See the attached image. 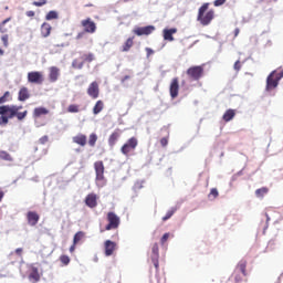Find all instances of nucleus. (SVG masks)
<instances>
[{"instance_id": "nucleus-36", "label": "nucleus", "mask_w": 283, "mask_h": 283, "mask_svg": "<svg viewBox=\"0 0 283 283\" xmlns=\"http://www.w3.org/2000/svg\"><path fill=\"white\" fill-rule=\"evenodd\" d=\"M269 190L266 188L256 189L255 196H256V198H260V197L264 196V193H266Z\"/></svg>"}, {"instance_id": "nucleus-13", "label": "nucleus", "mask_w": 283, "mask_h": 283, "mask_svg": "<svg viewBox=\"0 0 283 283\" xmlns=\"http://www.w3.org/2000/svg\"><path fill=\"white\" fill-rule=\"evenodd\" d=\"M59 76H61V70L56 66H51L49 69V81L51 83H56V81H59Z\"/></svg>"}, {"instance_id": "nucleus-17", "label": "nucleus", "mask_w": 283, "mask_h": 283, "mask_svg": "<svg viewBox=\"0 0 283 283\" xmlns=\"http://www.w3.org/2000/svg\"><path fill=\"white\" fill-rule=\"evenodd\" d=\"M30 282L36 283L41 280V275L39 274V269L36 266L31 268V272L29 274Z\"/></svg>"}, {"instance_id": "nucleus-3", "label": "nucleus", "mask_w": 283, "mask_h": 283, "mask_svg": "<svg viewBox=\"0 0 283 283\" xmlns=\"http://www.w3.org/2000/svg\"><path fill=\"white\" fill-rule=\"evenodd\" d=\"M94 169H95V174H96V186L102 189V187L105 186V181H103L105 179V166L103 165V161H96L94 164Z\"/></svg>"}, {"instance_id": "nucleus-37", "label": "nucleus", "mask_w": 283, "mask_h": 283, "mask_svg": "<svg viewBox=\"0 0 283 283\" xmlns=\"http://www.w3.org/2000/svg\"><path fill=\"white\" fill-rule=\"evenodd\" d=\"M60 261L62 262V264H64L65 266H67V264H70V256L67 255H62L60 258Z\"/></svg>"}, {"instance_id": "nucleus-16", "label": "nucleus", "mask_w": 283, "mask_h": 283, "mask_svg": "<svg viewBox=\"0 0 283 283\" xmlns=\"http://www.w3.org/2000/svg\"><path fill=\"white\" fill-rule=\"evenodd\" d=\"M178 32V29L171 28V29H164L163 34H164V40L165 41H174V34Z\"/></svg>"}, {"instance_id": "nucleus-63", "label": "nucleus", "mask_w": 283, "mask_h": 283, "mask_svg": "<svg viewBox=\"0 0 283 283\" xmlns=\"http://www.w3.org/2000/svg\"><path fill=\"white\" fill-rule=\"evenodd\" d=\"M94 262H98V256H95Z\"/></svg>"}, {"instance_id": "nucleus-64", "label": "nucleus", "mask_w": 283, "mask_h": 283, "mask_svg": "<svg viewBox=\"0 0 283 283\" xmlns=\"http://www.w3.org/2000/svg\"><path fill=\"white\" fill-rule=\"evenodd\" d=\"M2 25H0V30H1Z\"/></svg>"}, {"instance_id": "nucleus-46", "label": "nucleus", "mask_w": 283, "mask_h": 283, "mask_svg": "<svg viewBox=\"0 0 283 283\" xmlns=\"http://www.w3.org/2000/svg\"><path fill=\"white\" fill-rule=\"evenodd\" d=\"M151 262H153V264H154L155 269H158V266H159L158 258H156V259H151Z\"/></svg>"}, {"instance_id": "nucleus-54", "label": "nucleus", "mask_w": 283, "mask_h": 283, "mask_svg": "<svg viewBox=\"0 0 283 283\" xmlns=\"http://www.w3.org/2000/svg\"><path fill=\"white\" fill-rule=\"evenodd\" d=\"M84 34H85L84 32L78 33V34L76 35V39H77V40L83 39V35H84Z\"/></svg>"}, {"instance_id": "nucleus-32", "label": "nucleus", "mask_w": 283, "mask_h": 283, "mask_svg": "<svg viewBox=\"0 0 283 283\" xmlns=\"http://www.w3.org/2000/svg\"><path fill=\"white\" fill-rule=\"evenodd\" d=\"M160 258L158 253V243H155L151 248V259Z\"/></svg>"}, {"instance_id": "nucleus-41", "label": "nucleus", "mask_w": 283, "mask_h": 283, "mask_svg": "<svg viewBox=\"0 0 283 283\" xmlns=\"http://www.w3.org/2000/svg\"><path fill=\"white\" fill-rule=\"evenodd\" d=\"M160 145H161V147H167V145H169V139H167V137L161 138Z\"/></svg>"}, {"instance_id": "nucleus-27", "label": "nucleus", "mask_w": 283, "mask_h": 283, "mask_svg": "<svg viewBox=\"0 0 283 283\" xmlns=\"http://www.w3.org/2000/svg\"><path fill=\"white\" fill-rule=\"evenodd\" d=\"M84 235H85V233L83 231H78L77 233H75L74 238H73V244H78V242H81V240H83Z\"/></svg>"}, {"instance_id": "nucleus-23", "label": "nucleus", "mask_w": 283, "mask_h": 283, "mask_svg": "<svg viewBox=\"0 0 283 283\" xmlns=\"http://www.w3.org/2000/svg\"><path fill=\"white\" fill-rule=\"evenodd\" d=\"M234 116H235V112L233 109H228L223 114V120H226V123H229V120H233Z\"/></svg>"}, {"instance_id": "nucleus-49", "label": "nucleus", "mask_w": 283, "mask_h": 283, "mask_svg": "<svg viewBox=\"0 0 283 283\" xmlns=\"http://www.w3.org/2000/svg\"><path fill=\"white\" fill-rule=\"evenodd\" d=\"M3 103H8V99L3 97V95L0 97V105H3Z\"/></svg>"}, {"instance_id": "nucleus-33", "label": "nucleus", "mask_w": 283, "mask_h": 283, "mask_svg": "<svg viewBox=\"0 0 283 283\" xmlns=\"http://www.w3.org/2000/svg\"><path fill=\"white\" fill-rule=\"evenodd\" d=\"M67 112L70 114H78V105L76 104H71L69 107H67Z\"/></svg>"}, {"instance_id": "nucleus-42", "label": "nucleus", "mask_w": 283, "mask_h": 283, "mask_svg": "<svg viewBox=\"0 0 283 283\" xmlns=\"http://www.w3.org/2000/svg\"><path fill=\"white\" fill-rule=\"evenodd\" d=\"M48 140H49V137L45 135L39 139V143H40V145H45V143H48Z\"/></svg>"}, {"instance_id": "nucleus-56", "label": "nucleus", "mask_w": 283, "mask_h": 283, "mask_svg": "<svg viewBox=\"0 0 283 283\" xmlns=\"http://www.w3.org/2000/svg\"><path fill=\"white\" fill-rule=\"evenodd\" d=\"M22 251H23V249L18 248V249L15 250V253L19 255Z\"/></svg>"}, {"instance_id": "nucleus-11", "label": "nucleus", "mask_w": 283, "mask_h": 283, "mask_svg": "<svg viewBox=\"0 0 283 283\" xmlns=\"http://www.w3.org/2000/svg\"><path fill=\"white\" fill-rule=\"evenodd\" d=\"M104 249H105L106 258L114 255V251H116V242H114L112 240H106L104 242Z\"/></svg>"}, {"instance_id": "nucleus-25", "label": "nucleus", "mask_w": 283, "mask_h": 283, "mask_svg": "<svg viewBox=\"0 0 283 283\" xmlns=\"http://www.w3.org/2000/svg\"><path fill=\"white\" fill-rule=\"evenodd\" d=\"M132 45H134V38H128L123 46V52H129Z\"/></svg>"}, {"instance_id": "nucleus-12", "label": "nucleus", "mask_w": 283, "mask_h": 283, "mask_svg": "<svg viewBox=\"0 0 283 283\" xmlns=\"http://www.w3.org/2000/svg\"><path fill=\"white\" fill-rule=\"evenodd\" d=\"M179 90H180V84L178 83V77H175L172 78L170 83V88H169L171 98L178 97Z\"/></svg>"}, {"instance_id": "nucleus-57", "label": "nucleus", "mask_w": 283, "mask_h": 283, "mask_svg": "<svg viewBox=\"0 0 283 283\" xmlns=\"http://www.w3.org/2000/svg\"><path fill=\"white\" fill-rule=\"evenodd\" d=\"M129 75H125L124 78L122 80V83H125V81H128Z\"/></svg>"}, {"instance_id": "nucleus-60", "label": "nucleus", "mask_w": 283, "mask_h": 283, "mask_svg": "<svg viewBox=\"0 0 283 283\" xmlns=\"http://www.w3.org/2000/svg\"><path fill=\"white\" fill-rule=\"evenodd\" d=\"M3 196H4L3 191H0V202L1 200H3Z\"/></svg>"}, {"instance_id": "nucleus-58", "label": "nucleus", "mask_w": 283, "mask_h": 283, "mask_svg": "<svg viewBox=\"0 0 283 283\" xmlns=\"http://www.w3.org/2000/svg\"><path fill=\"white\" fill-rule=\"evenodd\" d=\"M238 34H240V29L234 30V36H238Z\"/></svg>"}, {"instance_id": "nucleus-20", "label": "nucleus", "mask_w": 283, "mask_h": 283, "mask_svg": "<svg viewBox=\"0 0 283 283\" xmlns=\"http://www.w3.org/2000/svg\"><path fill=\"white\" fill-rule=\"evenodd\" d=\"M28 98H30V92L28 91V87H22L19 91L18 101L24 102L28 101Z\"/></svg>"}, {"instance_id": "nucleus-55", "label": "nucleus", "mask_w": 283, "mask_h": 283, "mask_svg": "<svg viewBox=\"0 0 283 283\" xmlns=\"http://www.w3.org/2000/svg\"><path fill=\"white\" fill-rule=\"evenodd\" d=\"M83 65H84V63H83V62L77 63V70H83Z\"/></svg>"}, {"instance_id": "nucleus-18", "label": "nucleus", "mask_w": 283, "mask_h": 283, "mask_svg": "<svg viewBox=\"0 0 283 283\" xmlns=\"http://www.w3.org/2000/svg\"><path fill=\"white\" fill-rule=\"evenodd\" d=\"M27 218L31 227H36L39 222V214L36 212L29 211Z\"/></svg>"}, {"instance_id": "nucleus-43", "label": "nucleus", "mask_w": 283, "mask_h": 283, "mask_svg": "<svg viewBox=\"0 0 283 283\" xmlns=\"http://www.w3.org/2000/svg\"><path fill=\"white\" fill-rule=\"evenodd\" d=\"M85 61L92 63V61H94V54L90 53L88 55H86Z\"/></svg>"}, {"instance_id": "nucleus-53", "label": "nucleus", "mask_w": 283, "mask_h": 283, "mask_svg": "<svg viewBox=\"0 0 283 283\" xmlns=\"http://www.w3.org/2000/svg\"><path fill=\"white\" fill-rule=\"evenodd\" d=\"M9 21H10V18H7L6 20H3V21L1 22V25H2V27L6 25V23H9Z\"/></svg>"}, {"instance_id": "nucleus-51", "label": "nucleus", "mask_w": 283, "mask_h": 283, "mask_svg": "<svg viewBox=\"0 0 283 283\" xmlns=\"http://www.w3.org/2000/svg\"><path fill=\"white\" fill-rule=\"evenodd\" d=\"M10 96V92H6L3 95H2V97H4L6 98V101H8V97Z\"/></svg>"}, {"instance_id": "nucleus-59", "label": "nucleus", "mask_w": 283, "mask_h": 283, "mask_svg": "<svg viewBox=\"0 0 283 283\" xmlns=\"http://www.w3.org/2000/svg\"><path fill=\"white\" fill-rule=\"evenodd\" d=\"M76 249L75 244L73 243V245L70 248L71 253Z\"/></svg>"}, {"instance_id": "nucleus-22", "label": "nucleus", "mask_w": 283, "mask_h": 283, "mask_svg": "<svg viewBox=\"0 0 283 283\" xmlns=\"http://www.w3.org/2000/svg\"><path fill=\"white\" fill-rule=\"evenodd\" d=\"M14 117H10V113L8 114H0V126L3 127L10 123V119Z\"/></svg>"}, {"instance_id": "nucleus-30", "label": "nucleus", "mask_w": 283, "mask_h": 283, "mask_svg": "<svg viewBox=\"0 0 283 283\" xmlns=\"http://www.w3.org/2000/svg\"><path fill=\"white\" fill-rule=\"evenodd\" d=\"M46 21H52L54 19H59V12L56 11H50L46 15H45Z\"/></svg>"}, {"instance_id": "nucleus-4", "label": "nucleus", "mask_w": 283, "mask_h": 283, "mask_svg": "<svg viewBox=\"0 0 283 283\" xmlns=\"http://www.w3.org/2000/svg\"><path fill=\"white\" fill-rule=\"evenodd\" d=\"M21 109H23V106L2 105L0 106V114H9V118H14L17 112H21Z\"/></svg>"}, {"instance_id": "nucleus-62", "label": "nucleus", "mask_w": 283, "mask_h": 283, "mask_svg": "<svg viewBox=\"0 0 283 283\" xmlns=\"http://www.w3.org/2000/svg\"><path fill=\"white\" fill-rule=\"evenodd\" d=\"M3 54H4L3 49H0V56H3Z\"/></svg>"}, {"instance_id": "nucleus-6", "label": "nucleus", "mask_w": 283, "mask_h": 283, "mask_svg": "<svg viewBox=\"0 0 283 283\" xmlns=\"http://www.w3.org/2000/svg\"><path fill=\"white\" fill-rule=\"evenodd\" d=\"M136 147H138V139H136V137H132L126 144L123 145L120 151L124 154V156H127V154H129V151L134 150Z\"/></svg>"}, {"instance_id": "nucleus-44", "label": "nucleus", "mask_w": 283, "mask_h": 283, "mask_svg": "<svg viewBox=\"0 0 283 283\" xmlns=\"http://www.w3.org/2000/svg\"><path fill=\"white\" fill-rule=\"evenodd\" d=\"M210 196H213V198H218V189L212 188L210 191Z\"/></svg>"}, {"instance_id": "nucleus-40", "label": "nucleus", "mask_w": 283, "mask_h": 283, "mask_svg": "<svg viewBox=\"0 0 283 283\" xmlns=\"http://www.w3.org/2000/svg\"><path fill=\"white\" fill-rule=\"evenodd\" d=\"M169 240V232L164 233V235L160 239L161 244H165L166 241Z\"/></svg>"}, {"instance_id": "nucleus-24", "label": "nucleus", "mask_w": 283, "mask_h": 283, "mask_svg": "<svg viewBox=\"0 0 283 283\" xmlns=\"http://www.w3.org/2000/svg\"><path fill=\"white\" fill-rule=\"evenodd\" d=\"M103 112V101H97L95 106L93 107V114L97 115Z\"/></svg>"}, {"instance_id": "nucleus-26", "label": "nucleus", "mask_w": 283, "mask_h": 283, "mask_svg": "<svg viewBox=\"0 0 283 283\" xmlns=\"http://www.w3.org/2000/svg\"><path fill=\"white\" fill-rule=\"evenodd\" d=\"M0 158L1 160H7L8 163H12V156L8 154L6 150H0Z\"/></svg>"}, {"instance_id": "nucleus-34", "label": "nucleus", "mask_w": 283, "mask_h": 283, "mask_svg": "<svg viewBox=\"0 0 283 283\" xmlns=\"http://www.w3.org/2000/svg\"><path fill=\"white\" fill-rule=\"evenodd\" d=\"M174 213H176V208L168 210L166 216L163 217L164 222H166V220H169V218H171V216H174Z\"/></svg>"}, {"instance_id": "nucleus-31", "label": "nucleus", "mask_w": 283, "mask_h": 283, "mask_svg": "<svg viewBox=\"0 0 283 283\" xmlns=\"http://www.w3.org/2000/svg\"><path fill=\"white\" fill-rule=\"evenodd\" d=\"M48 114V109L45 107H38L34 109V116H43Z\"/></svg>"}, {"instance_id": "nucleus-2", "label": "nucleus", "mask_w": 283, "mask_h": 283, "mask_svg": "<svg viewBox=\"0 0 283 283\" xmlns=\"http://www.w3.org/2000/svg\"><path fill=\"white\" fill-rule=\"evenodd\" d=\"M283 78V71L277 73V71H272L266 77L265 91L271 92V90H275L280 85V81Z\"/></svg>"}, {"instance_id": "nucleus-28", "label": "nucleus", "mask_w": 283, "mask_h": 283, "mask_svg": "<svg viewBox=\"0 0 283 283\" xmlns=\"http://www.w3.org/2000/svg\"><path fill=\"white\" fill-rule=\"evenodd\" d=\"M116 140H118V133H113L111 136H109V139H108V145L111 147H114L116 145Z\"/></svg>"}, {"instance_id": "nucleus-8", "label": "nucleus", "mask_w": 283, "mask_h": 283, "mask_svg": "<svg viewBox=\"0 0 283 283\" xmlns=\"http://www.w3.org/2000/svg\"><path fill=\"white\" fill-rule=\"evenodd\" d=\"M203 72H205V69H202V66H192L187 70L188 76L193 78V81H199Z\"/></svg>"}, {"instance_id": "nucleus-39", "label": "nucleus", "mask_w": 283, "mask_h": 283, "mask_svg": "<svg viewBox=\"0 0 283 283\" xmlns=\"http://www.w3.org/2000/svg\"><path fill=\"white\" fill-rule=\"evenodd\" d=\"M45 3H48V1L45 0L34 1L33 6H35L36 8H41L42 6H45Z\"/></svg>"}, {"instance_id": "nucleus-14", "label": "nucleus", "mask_w": 283, "mask_h": 283, "mask_svg": "<svg viewBox=\"0 0 283 283\" xmlns=\"http://www.w3.org/2000/svg\"><path fill=\"white\" fill-rule=\"evenodd\" d=\"M87 94L91 96V98H98L99 88H98V82H93L88 85Z\"/></svg>"}, {"instance_id": "nucleus-50", "label": "nucleus", "mask_w": 283, "mask_h": 283, "mask_svg": "<svg viewBox=\"0 0 283 283\" xmlns=\"http://www.w3.org/2000/svg\"><path fill=\"white\" fill-rule=\"evenodd\" d=\"M146 52H147L148 56H149V54H154V50H151L149 48H146Z\"/></svg>"}, {"instance_id": "nucleus-29", "label": "nucleus", "mask_w": 283, "mask_h": 283, "mask_svg": "<svg viewBox=\"0 0 283 283\" xmlns=\"http://www.w3.org/2000/svg\"><path fill=\"white\" fill-rule=\"evenodd\" d=\"M98 140V136L96 135V134H94V133H92L91 135H90V138H88V145L91 146V147H94L95 145H96V142Z\"/></svg>"}, {"instance_id": "nucleus-1", "label": "nucleus", "mask_w": 283, "mask_h": 283, "mask_svg": "<svg viewBox=\"0 0 283 283\" xmlns=\"http://www.w3.org/2000/svg\"><path fill=\"white\" fill-rule=\"evenodd\" d=\"M208 10H209V3H203L198 10L197 21H199L201 25H209V23L213 21V17L216 13L213 12V10H209V11Z\"/></svg>"}, {"instance_id": "nucleus-47", "label": "nucleus", "mask_w": 283, "mask_h": 283, "mask_svg": "<svg viewBox=\"0 0 283 283\" xmlns=\"http://www.w3.org/2000/svg\"><path fill=\"white\" fill-rule=\"evenodd\" d=\"M72 67H74L75 70H78V61L74 60L72 62Z\"/></svg>"}, {"instance_id": "nucleus-10", "label": "nucleus", "mask_w": 283, "mask_h": 283, "mask_svg": "<svg viewBox=\"0 0 283 283\" xmlns=\"http://www.w3.org/2000/svg\"><path fill=\"white\" fill-rule=\"evenodd\" d=\"M82 25L84 28L85 32H88V34H94L96 32V23L92 21V19H86L82 21Z\"/></svg>"}, {"instance_id": "nucleus-45", "label": "nucleus", "mask_w": 283, "mask_h": 283, "mask_svg": "<svg viewBox=\"0 0 283 283\" xmlns=\"http://www.w3.org/2000/svg\"><path fill=\"white\" fill-rule=\"evenodd\" d=\"M1 41L3 42L4 48H8V35H3Z\"/></svg>"}, {"instance_id": "nucleus-38", "label": "nucleus", "mask_w": 283, "mask_h": 283, "mask_svg": "<svg viewBox=\"0 0 283 283\" xmlns=\"http://www.w3.org/2000/svg\"><path fill=\"white\" fill-rule=\"evenodd\" d=\"M224 3H227V0H214L213 6L220 8V6H224Z\"/></svg>"}, {"instance_id": "nucleus-21", "label": "nucleus", "mask_w": 283, "mask_h": 283, "mask_svg": "<svg viewBox=\"0 0 283 283\" xmlns=\"http://www.w3.org/2000/svg\"><path fill=\"white\" fill-rule=\"evenodd\" d=\"M50 32H52V27L48 23H43L41 25V34L44 39H48V36L50 35Z\"/></svg>"}, {"instance_id": "nucleus-61", "label": "nucleus", "mask_w": 283, "mask_h": 283, "mask_svg": "<svg viewBox=\"0 0 283 283\" xmlns=\"http://www.w3.org/2000/svg\"><path fill=\"white\" fill-rule=\"evenodd\" d=\"M67 44L62 43V44H57V48H66Z\"/></svg>"}, {"instance_id": "nucleus-15", "label": "nucleus", "mask_w": 283, "mask_h": 283, "mask_svg": "<svg viewBox=\"0 0 283 283\" xmlns=\"http://www.w3.org/2000/svg\"><path fill=\"white\" fill-rule=\"evenodd\" d=\"M97 200L98 197L96 196V193H90L85 198V205L86 207H90V209H94L98 205Z\"/></svg>"}, {"instance_id": "nucleus-7", "label": "nucleus", "mask_w": 283, "mask_h": 283, "mask_svg": "<svg viewBox=\"0 0 283 283\" xmlns=\"http://www.w3.org/2000/svg\"><path fill=\"white\" fill-rule=\"evenodd\" d=\"M29 83H35L36 85H41L43 83V73L39 71H33L28 73Z\"/></svg>"}, {"instance_id": "nucleus-5", "label": "nucleus", "mask_w": 283, "mask_h": 283, "mask_svg": "<svg viewBox=\"0 0 283 283\" xmlns=\"http://www.w3.org/2000/svg\"><path fill=\"white\" fill-rule=\"evenodd\" d=\"M108 224L106 226V231H112V229H118V226L120 224V218L114 213L108 212Z\"/></svg>"}, {"instance_id": "nucleus-52", "label": "nucleus", "mask_w": 283, "mask_h": 283, "mask_svg": "<svg viewBox=\"0 0 283 283\" xmlns=\"http://www.w3.org/2000/svg\"><path fill=\"white\" fill-rule=\"evenodd\" d=\"M27 17H34V11H27Z\"/></svg>"}, {"instance_id": "nucleus-9", "label": "nucleus", "mask_w": 283, "mask_h": 283, "mask_svg": "<svg viewBox=\"0 0 283 283\" xmlns=\"http://www.w3.org/2000/svg\"><path fill=\"white\" fill-rule=\"evenodd\" d=\"M155 30H156V27L154 25L138 27L134 29V33L137 36H143V35L149 36V34H151V32H154Z\"/></svg>"}, {"instance_id": "nucleus-35", "label": "nucleus", "mask_w": 283, "mask_h": 283, "mask_svg": "<svg viewBox=\"0 0 283 283\" xmlns=\"http://www.w3.org/2000/svg\"><path fill=\"white\" fill-rule=\"evenodd\" d=\"M14 116L18 118V120H23L25 118V116H28V111L17 112V114Z\"/></svg>"}, {"instance_id": "nucleus-48", "label": "nucleus", "mask_w": 283, "mask_h": 283, "mask_svg": "<svg viewBox=\"0 0 283 283\" xmlns=\"http://www.w3.org/2000/svg\"><path fill=\"white\" fill-rule=\"evenodd\" d=\"M234 70H237V71L240 70V60H238V61L234 63Z\"/></svg>"}, {"instance_id": "nucleus-19", "label": "nucleus", "mask_w": 283, "mask_h": 283, "mask_svg": "<svg viewBox=\"0 0 283 283\" xmlns=\"http://www.w3.org/2000/svg\"><path fill=\"white\" fill-rule=\"evenodd\" d=\"M73 143L80 145L81 147H85V145H87V136L78 134L73 137Z\"/></svg>"}]
</instances>
